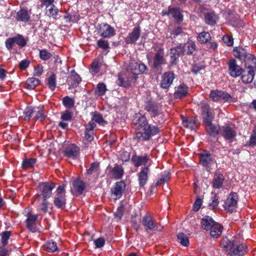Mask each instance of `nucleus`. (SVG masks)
I'll return each instance as SVG.
<instances>
[{"label":"nucleus","instance_id":"f257e3e1","mask_svg":"<svg viewBox=\"0 0 256 256\" xmlns=\"http://www.w3.org/2000/svg\"><path fill=\"white\" fill-rule=\"evenodd\" d=\"M135 126L138 130L136 134V138L139 140H148L160 132L159 128L156 126L149 124L144 116H140L136 120Z\"/></svg>","mask_w":256,"mask_h":256},{"label":"nucleus","instance_id":"f03ea898","mask_svg":"<svg viewBox=\"0 0 256 256\" xmlns=\"http://www.w3.org/2000/svg\"><path fill=\"white\" fill-rule=\"evenodd\" d=\"M202 228L214 238H218L222 234L223 226L215 222L211 217L206 216L201 220Z\"/></svg>","mask_w":256,"mask_h":256},{"label":"nucleus","instance_id":"7ed1b4c3","mask_svg":"<svg viewBox=\"0 0 256 256\" xmlns=\"http://www.w3.org/2000/svg\"><path fill=\"white\" fill-rule=\"evenodd\" d=\"M220 244L230 256H242L246 252L247 246L245 244L238 245L234 240H230L227 237L221 240Z\"/></svg>","mask_w":256,"mask_h":256},{"label":"nucleus","instance_id":"20e7f679","mask_svg":"<svg viewBox=\"0 0 256 256\" xmlns=\"http://www.w3.org/2000/svg\"><path fill=\"white\" fill-rule=\"evenodd\" d=\"M55 188V184L52 182H41L37 188V194L44 199L49 198L52 194V190Z\"/></svg>","mask_w":256,"mask_h":256},{"label":"nucleus","instance_id":"39448f33","mask_svg":"<svg viewBox=\"0 0 256 256\" xmlns=\"http://www.w3.org/2000/svg\"><path fill=\"white\" fill-rule=\"evenodd\" d=\"M233 54L236 58L246 63V67L247 64L250 62L254 64L256 63V60L254 56L247 52L246 50L241 47L235 48L233 50Z\"/></svg>","mask_w":256,"mask_h":256},{"label":"nucleus","instance_id":"423d86ee","mask_svg":"<svg viewBox=\"0 0 256 256\" xmlns=\"http://www.w3.org/2000/svg\"><path fill=\"white\" fill-rule=\"evenodd\" d=\"M54 203L58 208L62 209L65 208L66 200L64 185H60L58 187L56 190V194L54 198Z\"/></svg>","mask_w":256,"mask_h":256},{"label":"nucleus","instance_id":"0eeeda50","mask_svg":"<svg viewBox=\"0 0 256 256\" xmlns=\"http://www.w3.org/2000/svg\"><path fill=\"white\" fill-rule=\"evenodd\" d=\"M142 224L146 231L149 230L161 232L163 229L162 225L155 222L154 218L148 215H146L142 218Z\"/></svg>","mask_w":256,"mask_h":256},{"label":"nucleus","instance_id":"6e6552de","mask_svg":"<svg viewBox=\"0 0 256 256\" xmlns=\"http://www.w3.org/2000/svg\"><path fill=\"white\" fill-rule=\"evenodd\" d=\"M238 200V196L236 193H230L224 202V209L230 212L236 211Z\"/></svg>","mask_w":256,"mask_h":256},{"label":"nucleus","instance_id":"1a4fd4ad","mask_svg":"<svg viewBox=\"0 0 256 256\" xmlns=\"http://www.w3.org/2000/svg\"><path fill=\"white\" fill-rule=\"evenodd\" d=\"M5 43L6 48L8 50H10L14 44H16L20 48L24 47L26 44V40L24 36L18 34L15 36L8 38Z\"/></svg>","mask_w":256,"mask_h":256},{"label":"nucleus","instance_id":"9d476101","mask_svg":"<svg viewBox=\"0 0 256 256\" xmlns=\"http://www.w3.org/2000/svg\"><path fill=\"white\" fill-rule=\"evenodd\" d=\"M164 48L162 46L155 48V54L154 58L153 64L156 68H159L162 65L166 64V60L164 57Z\"/></svg>","mask_w":256,"mask_h":256},{"label":"nucleus","instance_id":"9b49d317","mask_svg":"<svg viewBox=\"0 0 256 256\" xmlns=\"http://www.w3.org/2000/svg\"><path fill=\"white\" fill-rule=\"evenodd\" d=\"M98 32L104 38H110L116 34L114 28L106 23H102L99 25Z\"/></svg>","mask_w":256,"mask_h":256},{"label":"nucleus","instance_id":"f8f14e48","mask_svg":"<svg viewBox=\"0 0 256 256\" xmlns=\"http://www.w3.org/2000/svg\"><path fill=\"white\" fill-rule=\"evenodd\" d=\"M210 98L214 102H229L232 99V97L229 94L218 90H211Z\"/></svg>","mask_w":256,"mask_h":256},{"label":"nucleus","instance_id":"ddd939ff","mask_svg":"<svg viewBox=\"0 0 256 256\" xmlns=\"http://www.w3.org/2000/svg\"><path fill=\"white\" fill-rule=\"evenodd\" d=\"M230 75L232 78H237L244 72V70L236 63L234 59H231L228 62Z\"/></svg>","mask_w":256,"mask_h":256},{"label":"nucleus","instance_id":"4468645a","mask_svg":"<svg viewBox=\"0 0 256 256\" xmlns=\"http://www.w3.org/2000/svg\"><path fill=\"white\" fill-rule=\"evenodd\" d=\"M131 160L134 165L136 168L144 165L148 168L152 164V160L146 154L143 156L134 155L132 156Z\"/></svg>","mask_w":256,"mask_h":256},{"label":"nucleus","instance_id":"2eb2a0df","mask_svg":"<svg viewBox=\"0 0 256 256\" xmlns=\"http://www.w3.org/2000/svg\"><path fill=\"white\" fill-rule=\"evenodd\" d=\"M174 78L173 72H169L164 74L160 80V86L164 89H168L172 85Z\"/></svg>","mask_w":256,"mask_h":256},{"label":"nucleus","instance_id":"dca6fc26","mask_svg":"<svg viewBox=\"0 0 256 256\" xmlns=\"http://www.w3.org/2000/svg\"><path fill=\"white\" fill-rule=\"evenodd\" d=\"M108 174L116 180L121 179L124 174L122 166L116 164L113 168L108 167Z\"/></svg>","mask_w":256,"mask_h":256},{"label":"nucleus","instance_id":"f3484780","mask_svg":"<svg viewBox=\"0 0 256 256\" xmlns=\"http://www.w3.org/2000/svg\"><path fill=\"white\" fill-rule=\"evenodd\" d=\"M200 164L206 168H208L210 166L215 163V160L212 156L210 153L207 152H204L200 156Z\"/></svg>","mask_w":256,"mask_h":256},{"label":"nucleus","instance_id":"a211bd4d","mask_svg":"<svg viewBox=\"0 0 256 256\" xmlns=\"http://www.w3.org/2000/svg\"><path fill=\"white\" fill-rule=\"evenodd\" d=\"M79 153V148L74 144L68 145L64 150V156L70 158L76 159Z\"/></svg>","mask_w":256,"mask_h":256},{"label":"nucleus","instance_id":"6ab92c4d","mask_svg":"<svg viewBox=\"0 0 256 256\" xmlns=\"http://www.w3.org/2000/svg\"><path fill=\"white\" fill-rule=\"evenodd\" d=\"M150 172V168L144 166L141 168L140 172L138 174V184L140 187H144L146 184Z\"/></svg>","mask_w":256,"mask_h":256},{"label":"nucleus","instance_id":"aec40b11","mask_svg":"<svg viewBox=\"0 0 256 256\" xmlns=\"http://www.w3.org/2000/svg\"><path fill=\"white\" fill-rule=\"evenodd\" d=\"M140 35V26L135 27L132 31L129 33L126 38V42L128 44H135Z\"/></svg>","mask_w":256,"mask_h":256},{"label":"nucleus","instance_id":"412c9836","mask_svg":"<svg viewBox=\"0 0 256 256\" xmlns=\"http://www.w3.org/2000/svg\"><path fill=\"white\" fill-rule=\"evenodd\" d=\"M38 217L36 214L29 215L26 220L27 228L32 232H36L38 230L36 226Z\"/></svg>","mask_w":256,"mask_h":256},{"label":"nucleus","instance_id":"4be33fe9","mask_svg":"<svg viewBox=\"0 0 256 256\" xmlns=\"http://www.w3.org/2000/svg\"><path fill=\"white\" fill-rule=\"evenodd\" d=\"M81 80V78L74 70L71 71L67 80L68 84L70 86L68 88L78 86Z\"/></svg>","mask_w":256,"mask_h":256},{"label":"nucleus","instance_id":"5701e85b","mask_svg":"<svg viewBox=\"0 0 256 256\" xmlns=\"http://www.w3.org/2000/svg\"><path fill=\"white\" fill-rule=\"evenodd\" d=\"M85 188L84 183L80 178L74 180L72 182V192L75 194L78 195L82 194Z\"/></svg>","mask_w":256,"mask_h":256},{"label":"nucleus","instance_id":"b1692460","mask_svg":"<svg viewBox=\"0 0 256 256\" xmlns=\"http://www.w3.org/2000/svg\"><path fill=\"white\" fill-rule=\"evenodd\" d=\"M130 67L132 72L134 75L142 74L146 70V66L140 62H132Z\"/></svg>","mask_w":256,"mask_h":256},{"label":"nucleus","instance_id":"393cba45","mask_svg":"<svg viewBox=\"0 0 256 256\" xmlns=\"http://www.w3.org/2000/svg\"><path fill=\"white\" fill-rule=\"evenodd\" d=\"M146 110L153 116H156L160 114V106L154 102H148L145 107Z\"/></svg>","mask_w":256,"mask_h":256},{"label":"nucleus","instance_id":"a878e982","mask_svg":"<svg viewBox=\"0 0 256 256\" xmlns=\"http://www.w3.org/2000/svg\"><path fill=\"white\" fill-rule=\"evenodd\" d=\"M126 184L122 181H120L116 183L112 194L115 196L114 198L117 200L120 198L125 190Z\"/></svg>","mask_w":256,"mask_h":256},{"label":"nucleus","instance_id":"bb28decb","mask_svg":"<svg viewBox=\"0 0 256 256\" xmlns=\"http://www.w3.org/2000/svg\"><path fill=\"white\" fill-rule=\"evenodd\" d=\"M182 44H180L176 47L170 49V62L172 65L176 64V60L178 58L180 54L183 53Z\"/></svg>","mask_w":256,"mask_h":256},{"label":"nucleus","instance_id":"cd10ccee","mask_svg":"<svg viewBox=\"0 0 256 256\" xmlns=\"http://www.w3.org/2000/svg\"><path fill=\"white\" fill-rule=\"evenodd\" d=\"M248 68L247 72L244 74L241 78L242 82L246 84L252 82L254 76V72L252 66H248Z\"/></svg>","mask_w":256,"mask_h":256},{"label":"nucleus","instance_id":"c85d7f7f","mask_svg":"<svg viewBox=\"0 0 256 256\" xmlns=\"http://www.w3.org/2000/svg\"><path fill=\"white\" fill-rule=\"evenodd\" d=\"M224 181V176L220 172H216L214 176L212 186L215 188H222Z\"/></svg>","mask_w":256,"mask_h":256},{"label":"nucleus","instance_id":"c756f323","mask_svg":"<svg viewBox=\"0 0 256 256\" xmlns=\"http://www.w3.org/2000/svg\"><path fill=\"white\" fill-rule=\"evenodd\" d=\"M222 136L227 140H232L236 136V132L228 126H222Z\"/></svg>","mask_w":256,"mask_h":256},{"label":"nucleus","instance_id":"7c9ffc66","mask_svg":"<svg viewBox=\"0 0 256 256\" xmlns=\"http://www.w3.org/2000/svg\"><path fill=\"white\" fill-rule=\"evenodd\" d=\"M16 18L18 22H28L30 19V15L27 10L22 8L17 12Z\"/></svg>","mask_w":256,"mask_h":256},{"label":"nucleus","instance_id":"2f4dec72","mask_svg":"<svg viewBox=\"0 0 256 256\" xmlns=\"http://www.w3.org/2000/svg\"><path fill=\"white\" fill-rule=\"evenodd\" d=\"M181 48H182L183 53L190 54L196 50V46L193 41L188 40L184 44H182Z\"/></svg>","mask_w":256,"mask_h":256},{"label":"nucleus","instance_id":"473e14b6","mask_svg":"<svg viewBox=\"0 0 256 256\" xmlns=\"http://www.w3.org/2000/svg\"><path fill=\"white\" fill-rule=\"evenodd\" d=\"M188 88L184 84H180L175 92L174 96L176 98H182L186 96L188 94Z\"/></svg>","mask_w":256,"mask_h":256},{"label":"nucleus","instance_id":"72a5a7b5","mask_svg":"<svg viewBox=\"0 0 256 256\" xmlns=\"http://www.w3.org/2000/svg\"><path fill=\"white\" fill-rule=\"evenodd\" d=\"M183 126L190 130H194L198 126L196 119L194 118H190L184 119L182 118Z\"/></svg>","mask_w":256,"mask_h":256},{"label":"nucleus","instance_id":"f704fd0d","mask_svg":"<svg viewBox=\"0 0 256 256\" xmlns=\"http://www.w3.org/2000/svg\"><path fill=\"white\" fill-rule=\"evenodd\" d=\"M204 18L206 24L213 26L216 24L218 17L214 12H209L205 14Z\"/></svg>","mask_w":256,"mask_h":256},{"label":"nucleus","instance_id":"c9c22d12","mask_svg":"<svg viewBox=\"0 0 256 256\" xmlns=\"http://www.w3.org/2000/svg\"><path fill=\"white\" fill-rule=\"evenodd\" d=\"M170 14L174 18L176 22H180L183 20V16L181 14L180 10L178 8H174L170 9Z\"/></svg>","mask_w":256,"mask_h":256},{"label":"nucleus","instance_id":"e433bc0d","mask_svg":"<svg viewBox=\"0 0 256 256\" xmlns=\"http://www.w3.org/2000/svg\"><path fill=\"white\" fill-rule=\"evenodd\" d=\"M211 40V36L208 32H202L198 34L197 40L200 44L207 43Z\"/></svg>","mask_w":256,"mask_h":256},{"label":"nucleus","instance_id":"4c0bfd02","mask_svg":"<svg viewBox=\"0 0 256 256\" xmlns=\"http://www.w3.org/2000/svg\"><path fill=\"white\" fill-rule=\"evenodd\" d=\"M44 250L48 252H53L58 250L57 244L55 242L48 241L44 245Z\"/></svg>","mask_w":256,"mask_h":256},{"label":"nucleus","instance_id":"58836bf2","mask_svg":"<svg viewBox=\"0 0 256 256\" xmlns=\"http://www.w3.org/2000/svg\"><path fill=\"white\" fill-rule=\"evenodd\" d=\"M56 76L52 74L46 79V84L51 90H54L56 86Z\"/></svg>","mask_w":256,"mask_h":256},{"label":"nucleus","instance_id":"ea45409f","mask_svg":"<svg viewBox=\"0 0 256 256\" xmlns=\"http://www.w3.org/2000/svg\"><path fill=\"white\" fill-rule=\"evenodd\" d=\"M116 83L119 86L125 88L130 86V82L122 74H118V78L116 80Z\"/></svg>","mask_w":256,"mask_h":256},{"label":"nucleus","instance_id":"a19ab883","mask_svg":"<svg viewBox=\"0 0 256 256\" xmlns=\"http://www.w3.org/2000/svg\"><path fill=\"white\" fill-rule=\"evenodd\" d=\"M58 12V8L54 4L48 8L46 9V14L50 18H52L54 19L56 18Z\"/></svg>","mask_w":256,"mask_h":256},{"label":"nucleus","instance_id":"79ce46f5","mask_svg":"<svg viewBox=\"0 0 256 256\" xmlns=\"http://www.w3.org/2000/svg\"><path fill=\"white\" fill-rule=\"evenodd\" d=\"M40 84V80L35 78H28L26 82V88L33 90Z\"/></svg>","mask_w":256,"mask_h":256},{"label":"nucleus","instance_id":"37998d69","mask_svg":"<svg viewBox=\"0 0 256 256\" xmlns=\"http://www.w3.org/2000/svg\"><path fill=\"white\" fill-rule=\"evenodd\" d=\"M38 110V108H34V107H26L24 112V120H29L31 118H32L34 112H38V111H36Z\"/></svg>","mask_w":256,"mask_h":256},{"label":"nucleus","instance_id":"c03bdc74","mask_svg":"<svg viewBox=\"0 0 256 256\" xmlns=\"http://www.w3.org/2000/svg\"><path fill=\"white\" fill-rule=\"evenodd\" d=\"M34 108H38L36 111L38 112H34L32 118L35 120H40V121H42L45 118V115L44 113L43 108L41 106L34 107Z\"/></svg>","mask_w":256,"mask_h":256},{"label":"nucleus","instance_id":"a18cd8bd","mask_svg":"<svg viewBox=\"0 0 256 256\" xmlns=\"http://www.w3.org/2000/svg\"><path fill=\"white\" fill-rule=\"evenodd\" d=\"M170 176L169 172L165 171L161 173L156 182V185H160L165 182H167L170 179Z\"/></svg>","mask_w":256,"mask_h":256},{"label":"nucleus","instance_id":"49530a36","mask_svg":"<svg viewBox=\"0 0 256 256\" xmlns=\"http://www.w3.org/2000/svg\"><path fill=\"white\" fill-rule=\"evenodd\" d=\"M52 56V54L46 49H42L39 50L40 58L42 60H50Z\"/></svg>","mask_w":256,"mask_h":256},{"label":"nucleus","instance_id":"de8ad7c7","mask_svg":"<svg viewBox=\"0 0 256 256\" xmlns=\"http://www.w3.org/2000/svg\"><path fill=\"white\" fill-rule=\"evenodd\" d=\"M178 239L179 242L183 246H187L189 245L190 242L188 237L184 233H180L178 235Z\"/></svg>","mask_w":256,"mask_h":256},{"label":"nucleus","instance_id":"09e8293b","mask_svg":"<svg viewBox=\"0 0 256 256\" xmlns=\"http://www.w3.org/2000/svg\"><path fill=\"white\" fill-rule=\"evenodd\" d=\"M106 90V85L103 82H100L97 85L96 93L98 96H102L105 94Z\"/></svg>","mask_w":256,"mask_h":256},{"label":"nucleus","instance_id":"8fccbe9b","mask_svg":"<svg viewBox=\"0 0 256 256\" xmlns=\"http://www.w3.org/2000/svg\"><path fill=\"white\" fill-rule=\"evenodd\" d=\"M62 104L67 108H72L74 106V99L66 96L62 98Z\"/></svg>","mask_w":256,"mask_h":256},{"label":"nucleus","instance_id":"3c124183","mask_svg":"<svg viewBox=\"0 0 256 256\" xmlns=\"http://www.w3.org/2000/svg\"><path fill=\"white\" fill-rule=\"evenodd\" d=\"M207 132L210 136H214L218 134V128L210 123L206 125Z\"/></svg>","mask_w":256,"mask_h":256},{"label":"nucleus","instance_id":"603ef678","mask_svg":"<svg viewBox=\"0 0 256 256\" xmlns=\"http://www.w3.org/2000/svg\"><path fill=\"white\" fill-rule=\"evenodd\" d=\"M34 158L26 159L23 160L22 166L24 169H28L32 168L36 163Z\"/></svg>","mask_w":256,"mask_h":256},{"label":"nucleus","instance_id":"864d4df0","mask_svg":"<svg viewBox=\"0 0 256 256\" xmlns=\"http://www.w3.org/2000/svg\"><path fill=\"white\" fill-rule=\"evenodd\" d=\"M11 232L9 231H5L2 233L1 243L2 246H6L7 245L8 243V240L11 236Z\"/></svg>","mask_w":256,"mask_h":256},{"label":"nucleus","instance_id":"5fc2aeb1","mask_svg":"<svg viewBox=\"0 0 256 256\" xmlns=\"http://www.w3.org/2000/svg\"><path fill=\"white\" fill-rule=\"evenodd\" d=\"M99 171V164L94 162L91 164L90 168L87 170L88 174H92L94 173H98Z\"/></svg>","mask_w":256,"mask_h":256},{"label":"nucleus","instance_id":"6e6d98bb","mask_svg":"<svg viewBox=\"0 0 256 256\" xmlns=\"http://www.w3.org/2000/svg\"><path fill=\"white\" fill-rule=\"evenodd\" d=\"M72 113L70 110H66L61 114V119L63 121H70L72 119Z\"/></svg>","mask_w":256,"mask_h":256},{"label":"nucleus","instance_id":"4d7b16f0","mask_svg":"<svg viewBox=\"0 0 256 256\" xmlns=\"http://www.w3.org/2000/svg\"><path fill=\"white\" fill-rule=\"evenodd\" d=\"M97 45L100 48L104 50H106L110 48L108 42L107 40H100L97 42Z\"/></svg>","mask_w":256,"mask_h":256},{"label":"nucleus","instance_id":"13d9d810","mask_svg":"<svg viewBox=\"0 0 256 256\" xmlns=\"http://www.w3.org/2000/svg\"><path fill=\"white\" fill-rule=\"evenodd\" d=\"M100 64L98 60H94L91 64V72L93 74H97L100 70Z\"/></svg>","mask_w":256,"mask_h":256},{"label":"nucleus","instance_id":"bf43d9fd","mask_svg":"<svg viewBox=\"0 0 256 256\" xmlns=\"http://www.w3.org/2000/svg\"><path fill=\"white\" fill-rule=\"evenodd\" d=\"M92 120H94L96 122H97L99 124H103L104 123H105L104 120L101 114L98 113H95L92 116Z\"/></svg>","mask_w":256,"mask_h":256},{"label":"nucleus","instance_id":"052dcab7","mask_svg":"<svg viewBox=\"0 0 256 256\" xmlns=\"http://www.w3.org/2000/svg\"><path fill=\"white\" fill-rule=\"evenodd\" d=\"M246 145L251 147L256 146V132H254V134L250 136V140Z\"/></svg>","mask_w":256,"mask_h":256},{"label":"nucleus","instance_id":"680f3d73","mask_svg":"<svg viewBox=\"0 0 256 256\" xmlns=\"http://www.w3.org/2000/svg\"><path fill=\"white\" fill-rule=\"evenodd\" d=\"M204 122L205 125L212 123V121L213 119L214 116L212 113H209L206 114L202 115Z\"/></svg>","mask_w":256,"mask_h":256},{"label":"nucleus","instance_id":"e2e57ef3","mask_svg":"<svg viewBox=\"0 0 256 256\" xmlns=\"http://www.w3.org/2000/svg\"><path fill=\"white\" fill-rule=\"evenodd\" d=\"M184 34V30L181 27H177L174 29V30L170 32V36H174V37L176 38V36L179 35H182Z\"/></svg>","mask_w":256,"mask_h":256},{"label":"nucleus","instance_id":"0e129e2a","mask_svg":"<svg viewBox=\"0 0 256 256\" xmlns=\"http://www.w3.org/2000/svg\"><path fill=\"white\" fill-rule=\"evenodd\" d=\"M212 202L209 204V208L210 209H214L218 206L219 203V201L217 196H214L212 198Z\"/></svg>","mask_w":256,"mask_h":256},{"label":"nucleus","instance_id":"69168bd1","mask_svg":"<svg viewBox=\"0 0 256 256\" xmlns=\"http://www.w3.org/2000/svg\"><path fill=\"white\" fill-rule=\"evenodd\" d=\"M202 204V200L200 198H197L193 204L194 210L196 212L199 210Z\"/></svg>","mask_w":256,"mask_h":256},{"label":"nucleus","instance_id":"338daca9","mask_svg":"<svg viewBox=\"0 0 256 256\" xmlns=\"http://www.w3.org/2000/svg\"><path fill=\"white\" fill-rule=\"evenodd\" d=\"M30 62L27 60H22L19 64V67L21 70H26L30 65Z\"/></svg>","mask_w":256,"mask_h":256},{"label":"nucleus","instance_id":"774afa93","mask_svg":"<svg viewBox=\"0 0 256 256\" xmlns=\"http://www.w3.org/2000/svg\"><path fill=\"white\" fill-rule=\"evenodd\" d=\"M222 40L228 46H232L233 44V38L230 36L228 35L224 36Z\"/></svg>","mask_w":256,"mask_h":256}]
</instances>
